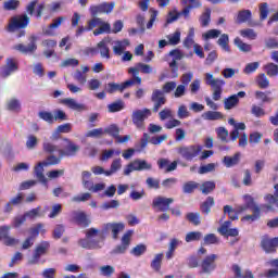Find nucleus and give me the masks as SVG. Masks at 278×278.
I'll use <instances>...</instances> for the list:
<instances>
[{"mask_svg":"<svg viewBox=\"0 0 278 278\" xmlns=\"http://www.w3.org/2000/svg\"><path fill=\"white\" fill-rule=\"evenodd\" d=\"M45 162H39L35 167V175L38 181L47 184V177L45 176Z\"/></svg>","mask_w":278,"mask_h":278,"instance_id":"nucleus-23","label":"nucleus"},{"mask_svg":"<svg viewBox=\"0 0 278 278\" xmlns=\"http://www.w3.org/2000/svg\"><path fill=\"white\" fill-rule=\"evenodd\" d=\"M127 47H129V40L127 39H124L122 41H115L113 52L115 53V55H123V52L125 51V49H127Z\"/></svg>","mask_w":278,"mask_h":278,"instance_id":"nucleus-25","label":"nucleus"},{"mask_svg":"<svg viewBox=\"0 0 278 278\" xmlns=\"http://www.w3.org/2000/svg\"><path fill=\"white\" fill-rule=\"evenodd\" d=\"M218 242H220V240L214 233L204 236V244H218Z\"/></svg>","mask_w":278,"mask_h":278,"instance_id":"nucleus-62","label":"nucleus"},{"mask_svg":"<svg viewBox=\"0 0 278 278\" xmlns=\"http://www.w3.org/2000/svg\"><path fill=\"white\" fill-rule=\"evenodd\" d=\"M266 49H278V40L276 38L269 37L265 39Z\"/></svg>","mask_w":278,"mask_h":278,"instance_id":"nucleus-64","label":"nucleus"},{"mask_svg":"<svg viewBox=\"0 0 278 278\" xmlns=\"http://www.w3.org/2000/svg\"><path fill=\"white\" fill-rule=\"evenodd\" d=\"M146 184L150 190H160V179L148 177Z\"/></svg>","mask_w":278,"mask_h":278,"instance_id":"nucleus-54","label":"nucleus"},{"mask_svg":"<svg viewBox=\"0 0 278 278\" xmlns=\"http://www.w3.org/2000/svg\"><path fill=\"white\" fill-rule=\"evenodd\" d=\"M42 207L37 206L36 208H31L30 211L24 213V216L26 218H29L30 220H35V218H40L42 216Z\"/></svg>","mask_w":278,"mask_h":278,"instance_id":"nucleus-35","label":"nucleus"},{"mask_svg":"<svg viewBox=\"0 0 278 278\" xmlns=\"http://www.w3.org/2000/svg\"><path fill=\"white\" fill-rule=\"evenodd\" d=\"M252 210V215H247L244 217L241 218V220H250L251 223H255V220H260V212H261V208H260V205H254Z\"/></svg>","mask_w":278,"mask_h":278,"instance_id":"nucleus-28","label":"nucleus"},{"mask_svg":"<svg viewBox=\"0 0 278 278\" xmlns=\"http://www.w3.org/2000/svg\"><path fill=\"white\" fill-rule=\"evenodd\" d=\"M61 103L66 105V108H70V110H75L76 112H84V110H86V105L80 104L73 98H65L61 101Z\"/></svg>","mask_w":278,"mask_h":278,"instance_id":"nucleus-19","label":"nucleus"},{"mask_svg":"<svg viewBox=\"0 0 278 278\" xmlns=\"http://www.w3.org/2000/svg\"><path fill=\"white\" fill-rule=\"evenodd\" d=\"M121 168H123V161L121 159H115L111 164V168L105 170V176L110 177L114 175V173H118Z\"/></svg>","mask_w":278,"mask_h":278,"instance_id":"nucleus-26","label":"nucleus"},{"mask_svg":"<svg viewBox=\"0 0 278 278\" xmlns=\"http://www.w3.org/2000/svg\"><path fill=\"white\" fill-rule=\"evenodd\" d=\"M149 116H151L150 109H137L132 111L131 121L137 129H143L144 122L147 121V118H149Z\"/></svg>","mask_w":278,"mask_h":278,"instance_id":"nucleus-6","label":"nucleus"},{"mask_svg":"<svg viewBox=\"0 0 278 278\" xmlns=\"http://www.w3.org/2000/svg\"><path fill=\"white\" fill-rule=\"evenodd\" d=\"M110 31H112V26L110 23L103 22V20H101L99 28L93 30V36H100V34H110Z\"/></svg>","mask_w":278,"mask_h":278,"instance_id":"nucleus-27","label":"nucleus"},{"mask_svg":"<svg viewBox=\"0 0 278 278\" xmlns=\"http://www.w3.org/2000/svg\"><path fill=\"white\" fill-rule=\"evenodd\" d=\"M217 45H219L224 51H227V53L231 51V49H229V35L227 34L220 35L219 39L217 40Z\"/></svg>","mask_w":278,"mask_h":278,"instance_id":"nucleus-34","label":"nucleus"},{"mask_svg":"<svg viewBox=\"0 0 278 278\" xmlns=\"http://www.w3.org/2000/svg\"><path fill=\"white\" fill-rule=\"evenodd\" d=\"M134 84H136L134 79L126 80L122 84L109 83L105 86V92L109 94H114V92H123L127 90V88H130V86H134Z\"/></svg>","mask_w":278,"mask_h":278,"instance_id":"nucleus-10","label":"nucleus"},{"mask_svg":"<svg viewBox=\"0 0 278 278\" xmlns=\"http://www.w3.org/2000/svg\"><path fill=\"white\" fill-rule=\"evenodd\" d=\"M204 121H220L223 118V113L216 111H207L202 114Z\"/></svg>","mask_w":278,"mask_h":278,"instance_id":"nucleus-30","label":"nucleus"},{"mask_svg":"<svg viewBox=\"0 0 278 278\" xmlns=\"http://www.w3.org/2000/svg\"><path fill=\"white\" fill-rule=\"evenodd\" d=\"M169 45H179L181 42V31L176 30L173 35L167 36Z\"/></svg>","mask_w":278,"mask_h":278,"instance_id":"nucleus-57","label":"nucleus"},{"mask_svg":"<svg viewBox=\"0 0 278 278\" xmlns=\"http://www.w3.org/2000/svg\"><path fill=\"white\" fill-rule=\"evenodd\" d=\"M216 260H218V255L216 254H211L204 257L201 263L202 273L210 275L213 270H216Z\"/></svg>","mask_w":278,"mask_h":278,"instance_id":"nucleus-14","label":"nucleus"},{"mask_svg":"<svg viewBox=\"0 0 278 278\" xmlns=\"http://www.w3.org/2000/svg\"><path fill=\"white\" fill-rule=\"evenodd\" d=\"M202 27H207L210 25V21H212V10L206 9L205 12L200 17Z\"/></svg>","mask_w":278,"mask_h":278,"instance_id":"nucleus-50","label":"nucleus"},{"mask_svg":"<svg viewBox=\"0 0 278 278\" xmlns=\"http://www.w3.org/2000/svg\"><path fill=\"white\" fill-rule=\"evenodd\" d=\"M128 73L132 75L135 79L134 81H136L138 86H140V84H142V78H140V73H143L144 75H151V73H153V67H151V65L149 64L137 63L135 67H130L128 70Z\"/></svg>","mask_w":278,"mask_h":278,"instance_id":"nucleus-5","label":"nucleus"},{"mask_svg":"<svg viewBox=\"0 0 278 278\" xmlns=\"http://www.w3.org/2000/svg\"><path fill=\"white\" fill-rule=\"evenodd\" d=\"M15 71H18V62L14 58H8L5 65L2 67L1 76L10 77Z\"/></svg>","mask_w":278,"mask_h":278,"instance_id":"nucleus-16","label":"nucleus"},{"mask_svg":"<svg viewBox=\"0 0 278 278\" xmlns=\"http://www.w3.org/2000/svg\"><path fill=\"white\" fill-rule=\"evenodd\" d=\"M7 110L11 112H18L21 110V101L16 98H13L7 102Z\"/></svg>","mask_w":278,"mask_h":278,"instance_id":"nucleus-42","label":"nucleus"},{"mask_svg":"<svg viewBox=\"0 0 278 278\" xmlns=\"http://www.w3.org/2000/svg\"><path fill=\"white\" fill-rule=\"evenodd\" d=\"M256 84L258 87L266 89L270 86V80H268L266 74H260L256 78Z\"/></svg>","mask_w":278,"mask_h":278,"instance_id":"nucleus-46","label":"nucleus"},{"mask_svg":"<svg viewBox=\"0 0 278 278\" xmlns=\"http://www.w3.org/2000/svg\"><path fill=\"white\" fill-rule=\"evenodd\" d=\"M105 229L106 230L111 229V231L113 233V239L117 240L118 239V233L125 229V224H123V223H113V224L109 223V224L105 225Z\"/></svg>","mask_w":278,"mask_h":278,"instance_id":"nucleus-21","label":"nucleus"},{"mask_svg":"<svg viewBox=\"0 0 278 278\" xmlns=\"http://www.w3.org/2000/svg\"><path fill=\"white\" fill-rule=\"evenodd\" d=\"M203 238V232L201 231H191L186 235V242H199Z\"/></svg>","mask_w":278,"mask_h":278,"instance_id":"nucleus-39","label":"nucleus"},{"mask_svg":"<svg viewBox=\"0 0 278 278\" xmlns=\"http://www.w3.org/2000/svg\"><path fill=\"white\" fill-rule=\"evenodd\" d=\"M215 189H216L215 181H205L200 187L202 194H210L211 192H214Z\"/></svg>","mask_w":278,"mask_h":278,"instance_id":"nucleus-33","label":"nucleus"},{"mask_svg":"<svg viewBox=\"0 0 278 278\" xmlns=\"http://www.w3.org/2000/svg\"><path fill=\"white\" fill-rule=\"evenodd\" d=\"M243 199L245 201V204L236 206V214H242V212H247V210H252L254 205H257L253 197L249 194H245Z\"/></svg>","mask_w":278,"mask_h":278,"instance_id":"nucleus-20","label":"nucleus"},{"mask_svg":"<svg viewBox=\"0 0 278 278\" xmlns=\"http://www.w3.org/2000/svg\"><path fill=\"white\" fill-rule=\"evenodd\" d=\"M62 157L60 154L59 156H55L53 154H50L46 161H43V165L46 166H55V164H60V162H62Z\"/></svg>","mask_w":278,"mask_h":278,"instance_id":"nucleus-45","label":"nucleus"},{"mask_svg":"<svg viewBox=\"0 0 278 278\" xmlns=\"http://www.w3.org/2000/svg\"><path fill=\"white\" fill-rule=\"evenodd\" d=\"M223 162L227 168H231L240 162V153H236L233 156H225Z\"/></svg>","mask_w":278,"mask_h":278,"instance_id":"nucleus-31","label":"nucleus"},{"mask_svg":"<svg viewBox=\"0 0 278 278\" xmlns=\"http://www.w3.org/2000/svg\"><path fill=\"white\" fill-rule=\"evenodd\" d=\"M247 21H251V10L239 11L237 16V23H247Z\"/></svg>","mask_w":278,"mask_h":278,"instance_id":"nucleus-43","label":"nucleus"},{"mask_svg":"<svg viewBox=\"0 0 278 278\" xmlns=\"http://www.w3.org/2000/svg\"><path fill=\"white\" fill-rule=\"evenodd\" d=\"M217 138L222 140V142H228L227 138L229 137V130H227L225 127H218L216 128Z\"/></svg>","mask_w":278,"mask_h":278,"instance_id":"nucleus-56","label":"nucleus"},{"mask_svg":"<svg viewBox=\"0 0 278 278\" xmlns=\"http://www.w3.org/2000/svg\"><path fill=\"white\" fill-rule=\"evenodd\" d=\"M47 249H49V242L43 241L40 244H38L35 249L36 257H40L41 255H45V253H47Z\"/></svg>","mask_w":278,"mask_h":278,"instance_id":"nucleus-47","label":"nucleus"},{"mask_svg":"<svg viewBox=\"0 0 278 278\" xmlns=\"http://www.w3.org/2000/svg\"><path fill=\"white\" fill-rule=\"evenodd\" d=\"M151 101L154 103L152 112H160V108H162V105H166V96H164L162 90L154 89L151 94Z\"/></svg>","mask_w":278,"mask_h":278,"instance_id":"nucleus-12","label":"nucleus"},{"mask_svg":"<svg viewBox=\"0 0 278 278\" xmlns=\"http://www.w3.org/2000/svg\"><path fill=\"white\" fill-rule=\"evenodd\" d=\"M261 247L262 249H264V251L266 253H275L276 248H275V241L274 239H270V238H263L262 242H261Z\"/></svg>","mask_w":278,"mask_h":278,"instance_id":"nucleus-24","label":"nucleus"},{"mask_svg":"<svg viewBox=\"0 0 278 278\" xmlns=\"http://www.w3.org/2000/svg\"><path fill=\"white\" fill-rule=\"evenodd\" d=\"M162 260H164V254L160 253L154 256V260L151 262V268L155 270V273H160V268H162Z\"/></svg>","mask_w":278,"mask_h":278,"instance_id":"nucleus-37","label":"nucleus"},{"mask_svg":"<svg viewBox=\"0 0 278 278\" xmlns=\"http://www.w3.org/2000/svg\"><path fill=\"white\" fill-rule=\"evenodd\" d=\"M251 114H253V116H255L256 118H262V116H266V111L262 109V106L254 104L251 108Z\"/></svg>","mask_w":278,"mask_h":278,"instance_id":"nucleus-55","label":"nucleus"},{"mask_svg":"<svg viewBox=\"0 0 278 278\" xmlns=\"http://www.w3.org/2000/svg\"><path fill=\"white\" fill-rule=\"evenodd\" d=\"M104 135L108 134L109 136H112L113 138L117 139L121 134V128L116 124H112L103 129Z\"/></svg>","mask_w":278,"mask_h":278,"instance_id":"nucleus-32","label":"nucleus"},{"mask_svg":"<svg viewBox=\"0 0 278 278\" xmlns=\"http://www.w3.org/2000/svg\"><path fill=\"white\" fill-rule=\"evenodd\" d=\"M38 137H36L35 135H28L26 138V148L29 151H34V149H36V147H38Z\"/></svg>","mask_w":278,"mask_h":278,"instance_id":"nucleus-38","label":"nucleus"},{"mask_svg":"<svg viewBox=\"0 0 278 278\" xmlns=\"http://www.w3.org/2000/svg\"><path fill=\"white\" fill-rule=\"evenodd\" d=\"M29 21L30 18L27 16V14L12 17L9 24V31H14L15 29H25V27L29 25Z\"/></svg>","mask_w":278,"mask_h":278,"instance_id":"nucleus-9","label":"nucleus"},{"mask_svg":"<svg viewBox=\"0 0 278 278\" xmlns=\"http://www.w3.org/2000/svg\"><path fill=\"white\" fill-rule=\"evenodd\" d=\"M264 70L266 71L268 77H277L278 75V65L275 63H267L264 66Z\"/></svg>","mask_w":278,"mask_h":278,"instance_id":"nucleus-40","label":"nucleus"},{"mask_svg":"<svg viewBox=\"0 0 278 278\" xmlns=\"http://www.w3.org/2000/svg\"><path fill=\"white\" fill-rule=\"evenodd\" d=\"M125 108V103L123 101H117L113 102L108 105L109 112L114 113V112H121Z\"/></svg>","mask_w":278,"mask_h":278,"instance_id":"nucleus-58","label":"nucleus"},{"mask_svg":"<svg viewBox=\"0 0 278 278\" xmlns=\"http://www.w3.org/2000/svg\"><path fill=\"white\" fill-rule=\"evenodd\" d=\"M180 16H181V13L177 12V10L169 11L167 14L165 27L167 25H170V23H175V21H177Z\"/></svg>","mask_w":278,"mask_h":278,"instance_id":"nucleus-52","label":"nucleus"},{"mask_svg":"<svg viewBox=\"0 0 278 278\" xmlns=\"http://www.w3.org/2000/svg\"><path fill=\"white\" fill-rule=\"evenodd\" d=\"M218 36H220V30L218 29H210L202 35L204 40H210V38H218Z\"/></svg>","mask_w":278,"mask_h":278,"instance_id":"nucleus-63","label":"nucleus"},{"mask_svg":"<svg viewBox=\"0 0 278 278\" xmlns=\"http://www.w3.org/2000/svg\"><path fill=\"white\" fill-rule=\"evenodd\" d=\"M64 142L65 148L64 150H59V155L61 157H75L81 148L77 143L71 141V139H64Z\"/></svg>","mask_w":278,"mask_h":278,"instance_id":"nucleus-7","label":"nucleus"},{"mask_svg":"<svg viewBox=\"0 0 278 278\" xmlns=\"http://www.w3.org/2000/svg\"><path fill=\"white\" fill-rule=\"evenodd\" d=\"M197 188H199V182H197V181H188V182L184 184L182 192L185 194H192V192H194V190H197Z\"/></svg>","mask_w":278,"mask_h":278,"instance_id":"nucleus-36","label":"nucleus"},{"mask_svg":"<svg viewBox=\"0 0 278 278\" xmlns=\"http://www.w3.org/2000/svg\"><path fill=\"white\" fill-rule=\"evenodd\" d=\"M38 116H39V118H41V121H45L46 123H49L50 125H53L54 116L52 115L51 112L41 111L38 113Z\"/></svg>","mask_w":278,"mask_h":278,"instance_id":"nucleus-51","label":"nucleus"},{"mask_svg":"<svg viewBox=\"0 0 278 278\" xmlns=\"http://www.w3.org/2000/svg\"><path fill=\"white\" fill-rule=\"evenodd\" d=\"M134 236V230H128L124 236L122 237V244L116 245L112 250V255H123L129 249V244H131V237Z\"/></svg>","mask_w":278,"mask_h":278,"instance_id":"nucleus-8","label":"nucleus"},{"mask_svg":"<svg viewBox=\"0 0 278 278\" xmlns=\"http://www.w3.org/2000/svg\"><path fill=\"white\" fill-rule=\"evenodd\" d=\"M201 151H203V146L201 144L181 146L178 148V153L184 160H187V162H192L194 157L199 156Z\"/></svg>","mask_w":278,"mask_h":278,"instance_id":"nucleus-3","label":"nucleus"},{"mask_svg":"<svg viewBox=\"0 0 278 278\" xmlns=\"http://www.w3.org/2000/svg\"><path fill=\"white\" fill-rule=\"evenodd\" d=\"M114 8H116L115 2H111V3L103 2L101 4L91 7L90 12L92 16H97L98 14H112V12L114 11Z\"/></svg>","mask_w":278,"mask_h":278,"instance_id":"nucleus-13","label":"nucleus"},{"mask_svg":"<svg viewBox=\"0 0 278 278\" xmlns=\"http://www.w3.org/2000/svg\"><path fill=\"white\" fill-rule=\"evenodd\" d=\"M159 116L161 121H167L168 118H173V110L165 108L159 112Z\"/></svg>","mask_w":278,"mask_h":278,"instance_id":"nucleus-61","label":"nucleus"},{"mask_svg":"<svg viewBox=\"0 0 278 278\" xmlns=\"http://www.w3.org/2000/svg\"><path fill=\"white\" fill-rule=\"evenodd\" d=\"M83 249L97 250L103 247V233L97 228L86 230V238L79 241Z\"/></svg>","mask_w":278,"mask_h":278,"instance_id":"nucleus-1","label":"nucleus"},{"mask_svg":"<svg viewBox=\"0 0 278 278\" xmlns=\"http://www.w3.org/2000/svg\"><path fill=\"white\" fill-rule=\"evenodd\" d=\"M212 207H214V198L208 197L201 205V210L203 214H210V212H212Z\"/></svg>","mask_w":278,"mask_h":278,"instance_id":"nucleus-44","label":"nucleus"},{"mask_svg":"<svg viewBox=\"0 0 278 278\" xmlns=\"http://www.w3.org/2000/svg\"><path fill=\"white\" fill-rule=\"evenodd\" d=\"M115 273V269L113 266L111 265H104V266H101L100 267V275L102 277H106V278H110L112 277V274Z\"/></svg>","mask_w":278,"mask_h":278,"instance_id":"nucleus-53","label":"nucleus"},{"mask_svg":"<svg viewBox=\"0 0 278 278\" xmlns=\"http://www.w3.org/2000/svg\"><path fill=\"white\" fill-rule=\"evenodd\" d=\"M112 42V38L105 37L97 45V49L100 51L101 58L105 60H110V47H108Z\"/></svg>","mask_w":278,"mask_h":278,"instance_id":"nucleus-18","label":"nucleus"},{"mask_svg":"<svg viewBox=\"0 0 278 278\" xmlns=\"http://www.w3.org/2000/svg\"><path fill=\"white\" fill-rule=\"evenodd\" d=\"M239 101L240 100L238 99V96H230L229 98L224 100L225 110H231V109L236 108V105H238Z\"/></svg>","mask_w":278,"mask_h":278,"instance_id":"nucleus-41","label":"nucleus"},{"mask_svg":"<svg viewBox=\"0 0 278 278\" xmlns=\"http://www.w3.org/2000/svg\"><path fill=\"white\" fill-rule=\"evenodd\" d=\"M175 200L173 198L157 197L153 200L152 206L156 207L159 212H166L170 210V203Z\"/></svg>","mask_w":278,"mask_h":278,"instance_id":"nucleus-15","label":"nucleus"},{"mask_svg":"<svg viewBox=\"0 0 278 278\" xmlns=\"http://www.w3.org/2000/svg\"><path fill=\"white\" fill-rule=\"evenodd\" d=\"M42 150L45 151V153H49L50 155H53V153H60V151H62V149H60V147L51 143L50 141H45L42 143Z\"/></svg>","mask_w":278,"mask_h":278,"instance_id":"nucleus-29","label":"nucleus"},{"mask_svg":"<svg viewBox=\"0 0 278 278\" xmlns=\"http://www.w3.org/2000/svg\"><path fill=\"white\" fill-rule=\"evenodd\" d=\"M204 81L206 86H211L213 90V100L220 101L223 94V86H225V80L214 77V74H204Z\"/></svg>","mask_w":278,"mask_h":278,"instance_id":"nucleus-2","label":"nucleus"},{"mask_svg":"<svg viewBox=\"0 0 278 278\" xmlns=\"http://www.w3.org/2000/svg\"><path fill=\"white\" fill-rule=\"evenodd\" d=\"M240 34L243 38H249V40H255L257 38V33L251 28L242 29Z\"/></svg>","mask_w":278,"mask_h":278,"instance_id":"nucleus-59","label":"nucleus"},{"mask_svg":"<svg viewBox=\"0 0 278 278\" xmlns=\"http://www.w3.org/2000/svg\"><path fill=\"white\" fill-rule=\"evenodd\" d=\"M231 227V222H225L218 229V233H220V236H226L230 238H236L239 235L238 228H229Z\"/></svg>","mask_w":278,"mask_h":278,"instance_id":"nucleus-17","label":"nucleus"},{"mask_svg":"<svg viewBox=\"0 0 278 278\" xmlns=\"http://www.w3.org/2000/svg\"><path fill=\"white\" fill-rule=\"evenodd\" d=\"M186 218L189 223H192V225H201V213H188Z\"/></svg>","mask_w":278,"mask_h":278,"instance_id":"nucleus-48","label":"nucleus"},{"mask_svg":"<svg viewBox=\"0 0 278 278\" xmlns=\"http://www.w3.org/2000/svg\"><path fill=\"white\" fill-rule=\"evenodd\" d=\"M28 40H29V43L27 46L23 43H18V45H15L13 49H15V51H20V53H35L36 49H38V45H36V42H38V37L35 35H31L28 38Z\"/></svg>","mask_w":278,"mask_h":278,"instance_id":"nucleus-11","label":"nucleus"},{"mask_svg":"<svg viewBox=\"0 0 278 278\" xmlns=\"http://www.w3.org/2000/svg\"><path fill=\"white\" fill-rule=\"evenodd\" d=\"M169 55L174 58V60L169 63V67L172 68V73H177L179 71V67H177V60H182L184 54L179 50H172L169 52Z\"/></svg>","mask_w":278,"mask_h":278,"instance_id":"nucleus-22","label":"nucleus"},{"mask_svg":"<svg viewBox=\"0 0 278 278\" xmlns=\"http://www.w3.org/2000/svg\"><path fill=\"white\" fill-rule=\"evenodd\" d=\"M235 45L240 51H243V53H249V51H251V45L243 42L242 39L238 37L235 39Z\"/></svg>","mask_w":278,"mask_h":278,"instance_id":"nucleus-49","label":"nucleus"},{"mask_svg":"<svg viewBox=\"0 0 278 278\" xmlns=\"http://www.w3.org/2000/svg\"><path fill=\"white\" fill-rule=\"evenodd\" d=\"M151 168H153V165H151V163L147 162L146 160L137 159L126 165V167L124 168V175L128 177V175H131L134 170H151Z\"/></svg>","mask_w":278,"mask_h":278,"instance_id":"nucleus-4","label":"nucleus"},{"mask_svg":"<svg viewBox=\"0 0 278 278\" xmlns=\"http://www.w3.org/2000/svg\"><path fill=\"white\" fill-rule=\"evenodd\" d=\"M87 138H102L104 136L103 128H96L92 130H89L86 134Z\"/></svg>","mask_w":278,"mask_h":278,"instance_id":"nucleus-60","label":"nucleus"}]
</instances>
